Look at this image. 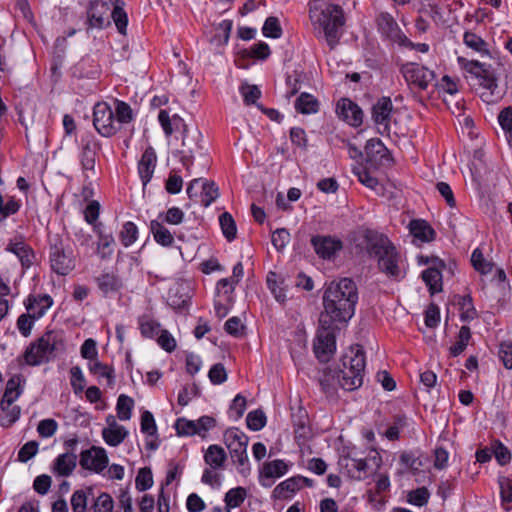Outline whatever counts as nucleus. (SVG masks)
<instances>
[{"label": "nucleus", "instance_id": "1", "mask_svg": "<svg viewBox=\"0 0 512 512\" xmlns=\"http://www.w3.org/2000/svg\"><path fill=\"white\" fill-rule=\"evenodd\" d=\"M322 300L324 310L319 319H330L332 323H346L355 314L358 302L357 285L351 278L332 281L325 286Z\"/></svg>", "mask_w": 512, "mask_h": 512}, {"label": "nucleus", "instance_id": "2", "mask_svg": "<svg viewBox=\"0 0 512 512\" xmlns=\"http://www.w3.org/2000/svg\"><path fill=\"white\" fill-rule=\"evenodd\" d=\"M309 17L315 37L324 40L330 50H334L340 42L346 22L342 7L323 0H312L309 2Z\"/></svg>", "mask_w": 512, "mask_h": 512}, {"label": "nucleus", "instance_id": "3", "mask_svg": "<svg viewBox=\"0 0 512 512\" xmlns=\"http://www.w3.org/2000/svg\"><path fill=\"white\" fill-rule=\"evenodd\" d=\"M64 350L65 341L62 331L47 330L41 337L29 344L23 358L28 366H39L50 362L58 352Z\"/></svg>", "mask_w": 512, "mask_h": 512}, {"label": "nucleus", "instance_id": "4", "mask_svg": "<svg viewBox=\"0 0 512 512\" xmlns=\"http://www.w3.org/2000/svg\"><path fill=\"white\" fill-rule=\"evenodd\" d=\"M343 369L337 371V382L342 389L354 391L363 384L365 371V353L358 346L355 350L352 348L350 354H345L342 358Z\"/></svg>", "mask_w": 512, "mask_h": 512}, {"label": "nucleus", "instance_id": "5", "mask_svg": "<svg viewBox=\"0 0 512 512\" xmlns=\"http://www.w3.org/2000/svg\"><path fill=\"white\" fill-rule=\"evenodd\" d=\"M316 358L327 363L336 351V335L334 323L330 319H319V329L313 343Z\"/></svg>", "mask_w": 512, "mask_h": 512}, {"label": "nucleus", "instance_id": "6", "mask_svg": "<svg viewBox=\"0 0 512 512\" xmlns=\"http://www.w3.org/2000/svg\"><path fill=\"white\" fill-rule=\"evenodd\" d=\"M101 147L100 141L92 133L81 137L79 162L85 178L95 175L96 160Z\"/></svg>", "mask_w": 512, "mask_h": 512}, {"label": "nucleus", "instance_id": "7", "mask_svg": "<svg viewBox=\"0 0 512 512\" xmlns=\"http://www.w3.org/2000/svg\"><path fill=\"white\" fill-rule=\"evenodd\" d=\"M93 126L103 137H112L118 130L116 125L113 106L105 101H99L93 108Z\"/></svg>", "mask_w": 512, "mask_h": 512}, {"label": "nucleus", "instance_id": "8", "mask_svg": "<svg viewBox=\"0 0 512 512\" xmlns=\"http://www.w3.org/2000/svg\"><path fill=\"white\" fill-rule=\"evenodd\" d=\"M460 66L472 76H474L480 86L487 89L491 94L495 93L497 88V77L491 65L481 63L477 60H467L463 57L458 58Z\"/></svg>", "mask_w": 512, "mask_h": 512}, {"label": "nucleus", "instance_id": "9", "mask_svg": "<svg viewBox=\"0 0 512 512\" xmlns=\"http://www.w3.org/2000/svg\"><path fill=\"white\" fill-rule=\"evenodd\" d=\"M375 258L377 259L378 269L390 280L400 281L405 277L406 271L401 265V255L395 245H392Z\"/></svg>", "mask_w": 512, "mask_h": 512}, {"label": "nucleus", "instance_id": "10", "mask_svg": "<svg viewBox=\"0 0 512 512\" xmlns=\"http://www.w3.org/2000/svg\"><path fill=\"white\" fill-rule=\"evenodd\" d=\"M374 22L377 32L384 41L400 46L405 40V33L401 30L396 19L389 12H379L376 14Z\"/></svg>", "mask_w": 512, "mask_h": 512}, {"label": "nucleus", "instance_id": "11", "mask_svg": "<svg viewBox=\"0 0 512 512\" xmlns=\"http://www.w3.org/2000/svg\"><path fill=\"white\" fill-rule=\"evenodd\" d=\"M51 269L59 275H67L73 270L75 264L71 253H67L62 239L56 235L50 240Z\"/></svg>", "mask_w": 512, "mask_h": 512}, {"label": "nucleus", "instance_id": "12", "mask_svg": "<svg viewBox=\"0 0 512 512\" xmlns=\"http://www.w3.org/2000/svg\"><path fill=\"white\" fill-rule=\"evenodd\" d=\"M224 440L233 461L243 466L248 461V436L238 428H230L224 433Z\"/></svg>", "mask_w": 512, "mask_h": 512}, {"label": "nucleus", "instance_id": "13", "mask_svg": "<svg viewBox=\"0 0 512 512\" xmlns=\"http://www.w3.org/2000/svg\"><path fill=\"white\" fill-rule=\"evenodd\" d=\"M401 73L413 89L426 90L435 80V73L416 63H406L401 67Z\"/></svg>", "mask_w": 512, "mask_h": 512}, {"label": "nucleus", "instance_id": "14", "mask_svg": "<svg viewBox=\"0 0 512 512\" xmlns=\"http://www.w3.org/2000/svg\"><path fill=\"white\" fill-rule=\"evenodd\" d=\"M109 4L101 0H91L86 11V32L92 29H104L111 25L108 12Z\"/></svg>", "mask_w": 512, "mask_h": 512}, {"label": "nucleus", "instance_id": "15", "mask_svg": "<svg viewBox=\"0 0 512 512\" xmlns=\"http://www.w3.org/2000/svg\"><path fill=\"white\" fill-rule=\"evenodd\" d=\"M79 464L85 470L101 473L108 465V456L104 448L92 446L80 453Z\"/></svg>", "mask_w": 512, "mask_h": 512}, {"label": "nucleus", "instance_id": "16", "mask_svg": "<svg viewBox=\"0 0 512 512\" xmlns=\"http://www.w3.org/2000/svg\"><path fill=\"white\" fill-rule=\"evenodd\" d=\"M338 117L352 127H359L363 123V111L351 98H340L336 104Z\"/></svg>", "mask_w": 512, "mask_h": 512}, {"label": "nucleus", "instance_id": "17", "mask_svg": "<svg viewBox=\"0 0 512 512\" xmlns=\"http://www.w3.org/2000/svg\"><path fill=\"white\" fill-rule=\"evenodd\" d=\"M311 245L316 254L326 260L333 258L343 248V243L340 239L324 235L313 236L311 238Z\"/></svg>", "mask_w": 512, "mask_h": 512}, {"label": "nucleus", "instance_id": "18", "mask_svg": "<svg viewBox=\"0 0 512 512\" xmlns=\"http://www.w3.org/2000/svg\"><path fill=\"white\" fill-rule=\"evenodd\" d=\"M288 471V465L284 460L276 459L263 464L259 471V482L263 487H271L272 478H279Z\"/></svg>", "mask_w": 512, "mask_h": 512}, {"label": "nucleus", "instance_id": "19", "mask_svg": "<svg viewBox=\"0 0 512 512\" xmlns=\"http://www.w3.org/2000/svg\"><path fill=\"white\" fill-rule=\"evenodd\" d=\"M363 237L367 252L372 257H377L394 245L387 236L371 229H366Z\"/></svg>", "mask_w": 512, "mask_h": 512}, {"label": "nucleus", "instance_id": "20", "mask_svg": "<svg viewBox=\"0 0 512 512\" xmlns=\"http://www.w3.org/2000/svg\"><path fill=\"white\" fill-rule=\"evenodd\" d=\"M6 250L14 253L24 268H29L35 260L33 249L25 243L22 236H16L11 239Z\"/></svg>", "mask_w": 512, "mask_h": 512}, {"label": "nucleus", "instance_id": "21", "mask_svg": "<svg viewBox=\"0 0 512 512\" xmlns=\"http://www.w3.org/2000/svg\"><path fill=\"white\" fill-rule=\"evenodd\" d=\"M157 156L152 147H148L143 152L138 162V173L143 186L145 187L151 180L155 167Z\"/></svg>", "mask_w": 512, "mask_h": 512}, {"label": "nucleus", "instance_id": "22", "mask_svg": "<svg viewBox=\"0 0 512 512\" xmlns=\"http://www.w3.org/2000/svg\"><path fill=\"white\" fill-rule=\"evenodd\" d=\"M392 111L391 98H379L372 107V119L377 125L383 126L384 130L388 131Z\"/></svg>", "mask_w": 512, "mask_h": 512}, {"label": "nucleus", "instance_id": "23", "mask_svg": "<svg viewBox=\"0 0 512 512\" xmlns=\"http://www.w3.org/2000/svg\"><path fill=\"white\" fill-rule=\"evenodd\" d=\"M270 54L271 51L269 45L265 42H258L248 49H242L238 53L239 59L236 63L240 68H248L249 64L242 63V61L251 59L265 60L270 56Z\"/></svg>", "mask_w": 512, "mask_h": 512}, {"label": "nucleus", "instance_id": "24", "mask_svg": "<svg viewBox=\"0 0 512 512\" xmlns=\"http://www.w3.org/2000/svg\"><path fill=\"white\" fill-rule=\"evenodd\" d=\"M287 92L285 96H312L310 92L306 90L309 86L307 82L306 74L298 71H293L292 74H288L286 77Z\"/></svg>", "mask_w": 512, "mask_h": 512}, {"label": "nucleus", "instance_id": "25", "mask_svg": "<svg viewBox=\"0 0 512 512\" xmlns=\"http://www.w3.org/2000/svg\"><path fill=\"white\" fill-rule=\"evenodd\" d=\"M22 381L23 379L21 375H14L8 380L0 402V408L2 411L8 409L22 393Z\"/></svg>", "mask_w": 512, "mask_h": 512}, {"label": "nucleus", "instance_id": "26", "mask_svg": "<svg viewBox=\"0 0 512 512\" xmlns=\"http://www.w3.org/2000/svg\"><path fill=\"white\" fill-rule=\"evenodd\" d=\"M77 458L76 453L70 452L58 455L52 466L53 472L62 477L70 476L77 466Z\"/></svg>", "mask_w": 512, "mask_h": 512}, {"label": "nucleus", "instance_id": "27", "mask_svg": "<svg viewBox=\"0 0 512 512\" xmlns=\"http://www.w3.org/2000/svg\"><path fill=\"white\" fill-rule=\"evenodd\" d=\"M339 464L346 469L348 476L354 480H361L367 474L368 465L365 459L343 457Z\"/></svg>", "mask_w": 512, "mask_h": 512}, {"label": "nucleus", "instance_id": "28", "mask_svg": "<svg viewBox=\"0 0 512 512\" xmlns=\"http://www.w3.org/2000/svg\"><path fill=\"white\" fill-rule=\"evenodd\" d=\"M43 302L44 305H42L41 310H39L38 312L32 314L27 311L26 313H23L18 317L16 321V326L23 337H29L31 335L35 322L41 317H43V308L49 305V303L47 302V298H44Z\"/></svg>", "mask_w": 512, "mask_h": 512}, {"label": "nucleus", "instance_id": "29", "mask_svg": "<svg viewBox=\"0 0 512 512\" xmlns=\"http://www.w3.org/2000/svg\"><path fill=\"white\" fill-rule=\"evenodd\" d=\"M409 231L414 238L421 242H431L436 236V232L432 226L423 219H414L410 221Z\"/></svg>", "mask_w": 512, "mask_h": 512}, {"label": "nucleus", "instance_id": "30", "mask_svg": "<svg viewBox=\"0 0 512 512\" xmlns=\"http://www.w3.org/2000/svg\"><path fill=\"white\" fill-rule=\"evenodd\" d=\"M301 488V479L293 476L279 483L273 490L275 499H289Z\"/></svg>", "mask_w": 512, "mask_h": 512}, {"label": "nucleus", "instance_id": "31", "mask_svg": "<svg viewBox=\"0 0 512 512\" xmlns=\"http://www.w3.org/2000/svg\"><path fill=\"white\" fill-rule=\"evenodd\" d=\"M232 27V20H223L214 28L215 33L211 36L209 42L216 48L224 47L229 41Z\"/></svg>", "mask_w": 512, "mask_h": 512}, {"label": "nucleus", "instance_id": "32", "mask_svg": "<svg viewBox=\"0 0 512 512\" xmlns=\"http://www.w3.org/2000/svg\"><path fill=\"white\" fill-rule=\"evenodd\" d=\"M227 459L225 450L218 445H210L204 454V461L211 469L217 470L224 466Z\"/></svg>", "mask_w": 512, "mask_h": 512}, {"label": "nucleus", "instance_id": "33", "mask_svg": "<svg viewBox=\"0 0 512 512\" xmlns=\"http://www.w3.org/2000/svg\"><path fill=\"white\" fill-rule=\"evenodd\" d=\"M96 282L104 295L116 293L122 288L121 279L114 273H103L96 278Z\"/></svg>", "mask_w": 512, "mask_h": 512}, {"label": "nucleus", "instance_id": "34", "mask_svg": "<svg viewBox=\"0 0 512 512\" xmlns=\"http://www.w3.org/2000/svg\"><path fill=\"white\" fill-rule=\"evenodd\" d=\"M113 10L111 11V18L113 19L118 32L122 35H126L128 25V15L124 10V0H114Z\"/></svg>", "mask_w": 512, "mask_h": 512}, {"label": "nucleus", "instance_id": "35", "mask_svg": "<svg viewBox=\"0 0 512 512\" xmlns=\"http://www.w3.org/2000/svg\"><path fill=\"white\" fill-rule=\"evenodd\" d=\"M89 496H94L91 486L75 490L70 499L72 512H87Z\"/></svg>", "mask_w": 512, "mask_h": 512}, {"label": "nucleus", "instance_id": "36", "mask_svg": "<svg viewBox=\"0 0 512 512\" xmlns=\"http://www.w3.org/2000/svg\"><path fill=\"white\" fill-rule=\"evenodd\" d=\"M150 230L153 234L154 240L161 246L170 247L174 242V237L171 232L158 220L150 222Z\"/></svg>", "mask_w": 512, "mask_h": 512}, {"label": "nucleus", "instance_id": "37", "mask_svg": "<svg viewBox=\"0 0 512 512\" xmlns=\"http://www.w3.org/2000/svg\"><path fill=\"white\" fill-rule=\"evenodd\" d=\"M128 436V431L124 426L117 425L116 427L104 428L102 430V437L104 441L112 447L120 445Z\"/></svg>", "mask_w": 512, "mask_h": 512}, {"label": "nucleus", "instance_id": "38", "mask_svg": "<svg viewBox=\"0 0 512 512\" xmlns=\"http://www.w3.org/2000/svg\"><path fill=\"white\" fill-rule=\"evenodd\" d=\"M422 279L432 295L442 291V274L436 268L429 267L424 270L422 272Z\"/></svg>", "mask_w": 512, "mask_h": 512}, {"label": "nucleus", "instance_id": "39", "mask_svg": "<svg viewBox=\"0 0 512 512\" xmlns=\"http://www.w3.org/2000/svg\"><path fill=\"white\" fill-rule=\"evenodd\" d=\"M88 369L91 374L105 378L108 386L114 385L115 375L112 366L104 364L96 359L88 364Z\"/></svg>", "mask_w": 512, "mask_h": 512}, {"label": "nucleus", "instance_id": "40", "mask_svg": "<svg viewBox=\"0 0 512 512\" xmlns=\"http://www.w3.org/2000/svg\"><path fill=\"white\" fill-rule=\"evenodd\" d=\"M44 298H47V302L49 305L47 307L43 308V316L47 312V310L53 305V299L48 294L43 295H29L27 299L24 301V306L26 310L32 314L38 312L41 310L42 305H44Z\"/></svg>", "mask_w": 512, "mask_h": 512}, {"label": "nucleus", "instance_id": "41", "mask_svg": "<svg viewBox=\"0 0 512 512\" xmlns=\"http://www.w3.org/2000/svg\"><path fill=\"white\" fill-rule=\"evenodd\" d=\"M464 44L481 54L490 55L487 42L474 32L466 31L463 35Z\"/></svg>", "mask_w": 512, "mask_h": 512}, {"label": "nucleus", "instance_id": "42", "mask_svg": "<svg viewBox=\"0 0 512 512\" xmlns=\"http://www.w3.org/2000/svg\"><path fill=\"white\" fill-rule=\"evenodd\" d=\"M457 341L454 345H452L449 349V354L451 357H457L464 352L466 349L469 340L471 339V330L468 326H462L459 330Z\"/></svg>", "mask_w": 512, "mask_h": 512}, {"label": "nucleus", "instance_id": "43", "mask_svg": "<svg viewBox=\"0 0 512 512\" xmlns=\"http://www.w3.org/2000/svg\"><path fill=\"white\" fill-rule=\"evenodd\" d=\"M112 106L116 122L126 124L133 120V111L127 103L114 98Z\"/></svg>", "mask_w": 512, "mask_h": 512}, {"label": "nucleus", "instance_id": "44", "mask_svg": "<svg viewBox=\"0 0 512 512\" xmlns=\"http://www.w3.org/2000/svg\"><path fill=\"white\" fill-rule=\"evenodd\" d=\"M94 231L98 235V243H97V250L100 254L101 258H108L112 254V250L109 249L110 246L114 243V238L112 234H104L100 228L99 225L94 226Z\"/></svg>", "mask_w": 512, "mask_h": 512}, {"label": "nucleus", "instance_id": "45", "mask_svg": "<svg viewBox=\"0 0 512 512\" xmlns=\"http://www.w3.org/2000/svg\"><path fill=\"white\" fill-rule=\"evenodd\" d=\"M202 191L200 193L201 204L204 207L210 206L219 196V189L215 182L205 181L202 183Z\"/></svg>", "mask_w": 512, "mask_h": 512}, {"label": "nucleus", "instance_id": "46", "mask_svg": "<svg viewBox=\"0 0 512 512\" xmlns=\"http://www.w3.org/2000/svg\"><path fill=\"white\" fill-rule=\"evenodd\" d=\"M134 407V400L125 395L121 394L117 399L116 410L117 416L122 421H127L132 416V409Z\"/></svg>", "mask_w": 512, "mask_h": 512}, {"label": "nucleus", "instance_id": "47", "mask_svg": "<svg viewBox=\"0 0 512 512\" xmlns=\"http://www.w3.org/2000/svg\"><path fill=\"white\" fill-rule=\"evenodd\" d=\"M294 108L303 115L315 114L320 109V102L317 98H296Z\"/></svg>", "mask_w": 512, "mask_h": 512}, {"label": "nucleus", "instance_id": "48", "mask_svg": "<svg viewBox=\"0 0 512 512\" xmlns=\"http://www.w3.org/2000/svg\"><path fill=\"white\" fill-rule=\"evenodd\" d=\"M471 264L473 268L481 273L482 275H486L490 273L493 269L494 264L491 261H487L484 258L482 251L479 248H476L471 255Z\"/></svg>", "mask_w": 512, "mask_h": 512}, {"label": "nucleus", "instance_id": "49", "mask_svg": "<svg viewBox=\"0 0 512 512\" xmlns=\"http://www.w3.org/2000/svg\"><path fill=\"white\" fill-rule=\"evenodd\" d=\"M247 496V491L243 487H236L230 489L224 497V501L226 504V508L231 510V508L239 507L245 500Z\"/></svg>", "mask_w": 512, "mask_h": 512}, {"label": "nucleus", "instance_id": "50", "mask_svg": "<svg viewBox=\"0 0 512 512\" xmlns=\"http://www.w3.org/2000/svg\"><path fill=\"white\" fill-rule=\"evenodd\" d=\"M221 230L225 238L230 242L236 238L237 227L232 215L224 212L219 217Z\"/></svg>", "mask_w": 512, "mask_h": 512}, {"label": "nucleus", "instance_id": "51", "mask_svg": "<svg viewBox=\"0 0 512 512\" xmlns=\"http://www.w3.org/2000/svg\"><path fill=\"white\" fill-rule=\"evenodd\" d=\"M138 237V228L135 223L127 221L123 224L119 233V239L124 247L132 245Z\"/></svg>", "mask_w": 512, "mask_h": 512}, {"label": "nucleus", "instance_id": "52", "mask_svg": "<svg viewBox=\"0 0 512 512\" xmlns=\"http://www.w3.org/2000/svg\"><path fill=\"white\" fill-rule=\"evenodd\" d=\"M335 380H337V371L326 368L319 378V384L322 391L327 395H332L336 391Z\"/></svg>", "mask_w": 512, "mask_h": 512}, {"label": "nucleus", "instance_id": "53", "mask_svg": "<svg viewBox=\"0 0 512 512\" xmlns=\"http://www.w3.org/2000/svg\"><path fill=\"white\" fill-rule=\"evenodd\" d=\"M266 281L268 288L273 293L275 299L278 302H284L286 300V294L284 292V289L280 286L283 283V281H280L278 274L270 271L267 275Z\"/></svg>", "mask_w": 512, "mask_h": 512}, {"label": "nucleus", "instance_id": "54", "mask_svg": "<svg viewBox=\"0 0 512 512\" xmlns=\"http://www.w3.org/2000/svg\"><path fill=\"white\" fill-rule=\"evenodd\" d=\"M20 209V203L14 197H8L4 201V197L0 194V221L5 220L9 216L17 213Z\"/></svg>", "mask_w": 512, "mask_h": 512}, {"label": "nucleus", "instance_id": "55", "mask_svg": "<svg viewBox=\"0 0 512 512\" xmlns=\"http://www.w3.org/2000/svg\"><path fill=\"white\" fill-rule=\"evenodd\" d=\"M266 422V415L261 409L249 412L246 417L247 427L252 431L261 430L266 425Z\"/></svg>", "mask_w": 512, "mask_h": 512}, {"label": "nucleus", "instance_id": "56", "mask_svg": "<svg viewBox=\"0 0 512 512\" xmlns=\"http://www.w3.org/2000/svg\"><path fill=\"white\" fill-rule=\"evenodd\" d=\"M262 32L265 37L278 39L282 36V28L279 19L274 16L268 17L262 27Z\"/></svg>", "mask_w": 512, "mask_h": 512}, {"label": "nucleus", "instance_id": "57", "mask_svg": "<svg viewBox=\"0 0 512 512\" xmlns=\"http://www.w3.org/2000/svg\"><path fill=\"white\" fill-rule=\"evenodd\" d=\"M135 485L136 489L140 492L146 491L152 487L153 476L149 467H143L139 469L135 479Z\"/></svg>", "mask_w": 512, "mask_h": 512}, {"label": "nucleus", "instance_id": "58", "mask_svg": "<svg viewBox=\"0 0 512 512\" xmlns=\"http://www.w3.org/2000/svg\"><path fill=\"white\" fill-rule=\"evenodd\" d=\"M259 98H243V103L245 106L249 107L251 105H255L261 112H263L270 120L280 123L283 119V116L279 113L278 110L273 108H266L258 102Z\"/></svg>", "mask_w": 512, "mask_h": 512}, {"label": "nucleus", "instance_id": "59", "mask_svg": "<svg viewBox=\"0 0 512 512\" xmlns=\"http://www.w3.org/2000/svg\"><path fill=\"white\" fill-rule=\"evenodd\" d=\"M429 491L426 487L414 489L408 493L407 501L415 506L422 507L428 503Z\"/></svg>", "mask_w": 512, "mask_h": 512}, {"label": "nucleus", "instance_id": "60", "mask_svg": "<svg viewBox=\"0 0 512 512\" xmlns=\"http://www.w3.org/2000/svg\"><path fill=\"white\" fill-rule=\"evenodd\" d=\"M493 454L499 465L505 466L511 461V452L499 440H495L492 444Z\"/></svg>", "mask_w": 512, "mask_h": 512}, {"label": "nucleus", "instance_id": "61", "mask_svg": "<svg viewBox=\"0 0 512 512\" xmlns=\"http://www.w3.org/2000/svg\"><path fill=\"white\" fill-rule=\"evenodd\" d=\"M70 383L75 394H80L85 388V377L79 366H73L70 369Z\"/></svg>", "mask_w": 512, "mask_h": 512}, {"label": "nucleus", "instance_id": "62", "mask_svg": "<svg viewBox=\"0 0 512 512\" xmlns=\"http://www.w3.org/2000/svg\"><path fill=\"white\" fill-rule=\"evenodd\" d=\"M400 462L409 468L412 473L415 475L420 468L423 466V462L419 456L412 451H405L400 456Z\"/></svg>", "mask_w": 512, "mask_h": 512}, {"label": "nucleus", "instance_id": "63", "mask_svg": "<svg viewBox=\"0 0 512 512\" xmlns=\"http://www.w3.org/2000/svg\"><path fill=\"white\" fill-rule=\"evenodd\" d=\"M114 501L108 493H101L94 501L92 508L94 512H112Z\"/></svg>", "mask_w": 512, "mask_h": 512}, {"label": "nucleus", "instance_id": "64", "mask_svg": "<svg viewBox=\"0 0 512 512\" xmlns=\"http://www.w3.org/2000/svg\"><path fill=\"white\" fill-rule=\"evenodd\" d=\"M502 505L512 502V480L505 476L498 478Z\"/></svg>", "mask_w": 512, "mask_h": 512}]
</instances>
